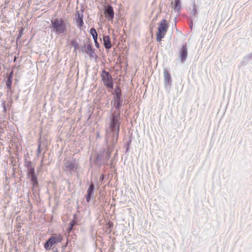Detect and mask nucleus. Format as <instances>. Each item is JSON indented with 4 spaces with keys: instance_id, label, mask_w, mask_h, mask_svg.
<instances>
[{
    "instance_id": "nucleus-1",
    "label": "nucleus",
    "mask_w": 252,
    "mask_h": 252,
    "mask_svg": "<svg viewBox=\"0 0 252 252\" xmlns=\"http://www.w3.org/2000/svg\"><path fill=\"white\" fill-rule=\"evenodd\" d=\"M51 23L54 31L57 33H63L66 31V24L63 19L56 18L51 20Z\"/></svg>"
},
{
    "instance_id": "nucleus-2",
    "label": "nucleus",
    "mask_w": 252,
    "mask_h": 252,
    "mask_svg": "<svg viewBox=\"0 0 252 252\" xmlns=\"http://www.w3.org/2000/svg\"><path fill=\"white\" fill-rule=\"evenodd\" d=\"M168 23L166 20L163 19L158 24L157 32V40L160 42L163 38L168 29Z\"/></svg>"
},
{
    "instance_id": "nucleus-3",
    "label": "nucleus",
    "mask_w": 252,
    "mask_h": 252,
    "mask_svg": "<svg viewBox=\"0 0 252 252\" xmlns=\"http://www.w3.org/2000/svg\"><path fill=\"white\" fill-rule=\"evenodd\" d=\"M120 118L118 116H115L113 114L111 116L110 122L109 123V128L111 131L119 133L120 130Z\"/></svg>"
},
{
    "instance_id": "nucleus-4",
    "label": "nucleus",
    "mask_w": 252,
    "mask_h": 252,
    "mask_svg": "<svg viewBox=\"0 0 252 252\" xmlns=\"http://www.w3.org/2000/svg\"><path fill=\"white\" fill-rule=\"evenodd\" d=\"M100 76L104 85L108 88L113 89V81L111 74L108 72L103 70Z\"/></svg>"
},
{
    "instance_id": "nucleus-5",
    "label": "nucleus",
    "mask_w": 252,
    "mask_h": 252,
    "mask_svg": "<svg viewBox=\"0 0 252 252\" xmlns=\"http://www.w3.org/2000/svg\"><path fill=\"white\" fill-rule=\"evenodd\" d=\"M62 237L61 235L57 236H53L49 238L44 245V247L46 250L50 249V248L57 243H60L62 241Z\"/></svg>"
},
{
    "instance_id": "nucleus-6",
    "label": "nucleus",
    "mask_w": 252,
    "mask_h": 252,
    "mask_svg": "<svg viewBox=\"0 0 252 252\" xmlns=\"http://www.w3.org/2000/svg\"><path fill=\"white\" fill-rule=\"evenodd\" d=\"M106 17L109 20H112L114 17V12L111 6H108L104 10Z\"/></svg>"
},
{
    "instance_id": "nucleus-7",
    "label": "nucleus",
    "mask_w": 252,
    "mask_h": 252,
    "mask_svg": "<svg viewBox=\"0 0 252 252\" xmlns=\"http://www.w3.org/2000/svg\"><path fill=\"white\" fill-rule=\"evenodd\" d=\"M188 55V51L186 46H183L180 51V57L182 62H184Z\"/></svg>"
},
{
    "instance_id": "nucleus-8",
    "label": "nucleus",
    "mask_w": 252,
    "mask_h": 252,
    "mask_svg": "<svg viewBox=\"0 0 252 252\" xmlns=\"http://www.w3.org/2000/svg\"><path fill=\"white\" fill-rule=\"evenodd\" d=\"M83 18V14H80L78 12L77 15V18H76V23H77L78 27L80 29H81L82 27V26L84 24Z\"/></svg>"
},
{
    "instance_id": "nucleus-9",
    "label": "nucleus",
    "mask_w": 252,
    "mask_h": 252,
    "mask_svg": "<svg viewBox=\"0 0 252 252\" xmlns=\"http://www.w3.org/2000/svg\"><path fill=\"white\" fill-rule=\"evenodd\" d=\"M164 78L165 84L166 85L169 84L171 82V77L169 71L167 69L164 70Z\"/></svg>"
},
{
    "instance_id": "nucleus-10",
    "label": "nucleus",
    "mask_w": 252,
    "mask_h": 252,
    "mask_svg": "<svg viewBox=\"0 0 252 252\" xmlns=\"http://www.w3.org/2000/svg\"><path fill=\"white\" fill-rule=\"evenodd\" d=\"M104 45L106 49H109L111 48L112 45L110 41V38L108 35H106L103 38Z\"/></svg>"
},
{
    "instance_id": "nucleus-11",
    "label": "nucleus",
    "mask_w": 252,
    "mask_h": 252,
    "mask_svg": "<svg viewBox=\"0 0 252 252\" xmlns=\"http://www.w3.org/2000/svg\"><path fill=\"white\" fill-rule=\"evenodd\" d=\"M94 189V185L93 184H92L87 190V195L86 196V200L88 202L90 201L91 196L93 194Z\"/></svg>"
},
{
    "instance_id": "nucleus-12",
    "label": "nucleus",
    "mask_w": 252,
    "mask_h": 252,
    "mask_svg": "<svg viewBox=\"0 0 252 252\" xmlns=\"http://www.w3.org/2000/svg\"><path fill=\"white\" fill-rule=\"evenodd\" d=\"M84 51L89 55H90L91 57H93V53H94L93 49H92V46L90 44H88L87 45H85L83 47Z\"/></svg>"
},
{
    "instance_id": "nucleus-13",
    "label": "nucleus",
    "mask_w": 252,
    "mask_h": 252,
    "mask_svg": "<svg viewBox=\"0 0 252 252\" xmlns=\"http://www.w3.org/2000/svg\"><path fill=\"white\" fill-rule=\"evenodd\" d=\"M115 94H116L115 96V99L118 102V107H119L118 105L119 103V101L120 100L121 96V91L119 87H117L115 91H114Z\"/></svg>"
},
{
    "instance_id": "nucleus-14",
    "label": "nucleus",
    "mask_w": 252,
    "mask_h": 252,
    "mask_svg": "<svg viewBox=\"0 0 252 252\" xmlns=\"http://www.w3.org/2000/svg\"><path fill=\"white\" fill-rule=\"evenodd\" d=\"M28 176L29 177L35 176V172H34V167L32 166L31 164V162H29V165L28 168Z\"/></svg>"
},
{
    "instance_id": "nucleus-15",
    "label": "nucleus",
    "mask_w": 252,
    "mask_h": 252,
    "mask_svg": "<svg viewBox=\"0 0 252 252\" xmlns=\"http://www.w3.org/2000/svg\"><path fill=\"white\" fill-rule=\"evenodd\" d=\"M172 5L174 9L178 10L180 9V0H174V2H172Z\"/></svg>"
},
{
    "instance_id": "nucleus-16",
    "label": "nucleus",
    "mask_w": 252,
    "mask_h": 252,
    "mask_svg": "<svg viewBox=\"0 0 252 252\" xmlns=\"http://www.w3.org/2000/svg\"><path fill=\"white\" fill-rule=\"evenodd\" d=\"M90 33L92 35L93 39L97 38V33L94 28H91L90 30Z\"/></svg>"
},
{
    "instance_id": "nucleus-17",
    "label": "nucleus",
    "mask_w": 252,
    "mask_h": 252,
    "mask_svg": "<svg viewBox=\"0 0 252 252\" xmlns=\"http://www.w3.org/2000/svg\"><path fill=\"white\" fill-rule=\"evenodd\" d=\"M31 179L33 187H35L38 184L37 177L35 176H32L30 177Z\"/></svg>"
},
{
    "instance_id": "nucleus-18",
    "label": "nucleus",
    "mask_w": 252,
    "mask_h": 252,
    "mask_svg": "<svg viewBox=\"0 0 252 252\" xmlns=\"http://www.w3.org/2000/svg\"><path fill=\"white\" fill-rule=\"evenodd\" d=\"M12 76L10 75L6 81V85L8 89L11 88L12 84Z\"/></svg>"
},
{
    "instance_id": "nucleus-19",
    "label": "nucleus",
    "mask_w": 252,
    "mask_h": 252,
    "mask_svg": "<svg viewBox=\"0 0 252 252\" xmlns=\"http://www.w3.org/2000/svg\"><path fill=\"white\" fill-rule=\"evenodd\" d=\"M71 45L74 47L75 50L79 48L78 44L76 40H72L71 41Z\"/></svg>"
},
{
    "instance_id": "nucleus-20",
    "label": "nucleus",
    "mask_w": 252,
    "mask_h": 252,
    "mask_svg": "<svg viewBox=\"0 0 252 252\" xmlns=\"http://www.w3.org/2000/svg\"><path fill=\"white\" fill-rule=\"evenodd\" d=\"M94 43H95V46L97 48H98L99 47V43H98V42L97 41V38L94 39Z\"/></svg>"
},
{
    "instance_id": "nucleus-21",
    "label": "nucleus",
    "mask_w": 252,
    "mask_h": 252,
    "mask_svg": "<svg viewBox=\"0 0 252 252\" xmlns=\"http://www.w3.org/2000/svg\"><path fill=\"white\" fill-rule=\"evenodd\" d=\"M73 225H74V221H72V222L71 223V226L69 227V230H71L72 229V227L73 226Z\"/></svg>"
},
{
    "instance_id": "nucleus-22",
    "label": "nucleus",
    "mask_w": 252,
    "mask_h": 252,
    "mask_svg": "<svg viewBox=\"0 0 252 252\" xmlns=\"http://www.w3.org/2000/svg\"><path fill=\"white\" fill-rule=\"evenodd\" d=\"M15 60H16V57H15V58H14V61H15Z\"/></svg>"
}]
</instances>
